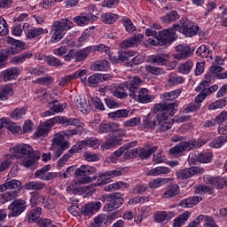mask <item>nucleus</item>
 <instances>
[{
  "label": "nucleus",
  "instance_id": "37998d69",
  "mask_svg": "<svg viewBox=\"0 0 227 227\" xmlns=\"http://www.w3.org/2000/svg\"><path fill=\"white\" fill-rule=\"evenodd\" d=\"M143 125L145 129H155V125H157V117L153 119L152 114L144 116Z\"/></svg>",
  "mask_w": 227,
  "mask_h": 227
},
{
  "label": "nucleus",
  "instance_id": "e433bc0d",
  "mask_svg": "<svg viewBox=\"0 0 227 227\" xmlns=\"http://www.w3.org/2000/svg\"><path fill=\"white\" fill-rule=\"evenodd\" d=\"M39 159L40 153H36L35 155L30 154L22 160L21 164L25 168H31V166H34L36 160H38Z\"/></svg>",
  "mask_w": 227,
  "mask_h": 227
},
{
  "label": "nucleus",
  "instance_id": "cd10ccee",
  "mask_svg": "<svg viewBox=\"0 0 227 227\" xmlns=\"http://www.w3.org/2000/svg\"><path fill=\"white\" fill-rule=\"evenodd\" d=\"M101 207L102 203L100 201L89 203L85 205L83 214L84 215H93Z\"/></svg>",
  "mask_w": 227,
  "mask_h": 227
},
{
  "label": "nucleus",
  "instance_id": "4be33fe9",
  "mask_svg": "<svg viewBox=\"0 0 227 227\" xmlns=\"http://www.w3.org/2000/svg\"><path fill=\"white\" fill-rule=\"evenodd\" d=\"M91 46H87L83 49L74 51V61L75 63H81L88 59L90 54H91Z\"/></svg>",
  "mask_w": 227,
  "mask_h": 227
},
{
  "label": "nucleus",
  "instance_id": "4468645a",
  "mask_svg": "<svg viewBox=\"0 0 227 227\" xmlns=\"http://www.w3.org/2000/svg\"><path fill=\"white\" fill-rule=\"evenodd\" d=\"M123 143V138L117 137L114 133L108 135L106 138V142L103 144L105 150H111L114 146H120Z\"/></svg>",
  "mask_w": 227,
  "mask_h": 227
},
{
  "label": "nucleus",
  "instance_id": "f03ea898",
  "mask_svg": "<svg viewBox=\"0 0 227 227\" xmlns=\"http://www.w3.org/2000/svg\"><path fill=\"white\" fill-rule=\"evenodd\" d=\"M153 113H161L156 115V121L158 123V130L160 132H166L173 127V121L168 120L169 116H175L176 108L174 104L160 102L156 104L153 107Z\"/></svg>",
  "mask_w": 227,
  "mask_h": 227
},
{
  "label": "nucleus",
  "instance_id": "412c9836",
  "mask_svg": "<svg viewBox=\"0 0 227 227\" xmlns=\"http://www.w3.org/2000/svg\"><path fill=\"white\" fill-rule=\"evenodd\" d=\"M97 172V168L90 165H82L80 168H76L74 175L76 176H90V175H95Z\"/></svg>",
  "mask_w": 227,
  "mask_h": 227
},
{
  "label": "nucleus",
  "instance_id": "052dcab7",
  "mask_svg": "<svg viewBox=\"0 0 227 227\" xmlns=\"http://www.w3.org/2000/svg\"><path fill=\"white\" fill-rule=\"evenodd\" d=\"M145 70L148 74H153V75H162L164 74V69L152 65L145 66Z\"/></svg>",
  "mask_w": 227,
  "mask_h": 227
},
{
  "label": "nucleus",
  "instance_id": "c85d7f7f",
  "mask_svg": "<svg viewBox=\"0 0 227 227\" xmlns=\"http://www.w3.org/2000/svg\"><path fill=\"white\" fill-rule=\"evenodd\" d=\"M31 58H33L31 51L24 52L13 57L11 59V63H12V65H22V63H25L27 59H31Z\"/></svg>",
  "mask_w": 227,
  "mask_h": 227
},
{
  "label": "nucleus",
  "instance_id": "6e6d98bb",
  "mask_svg": "<svg viewBox=\"0 0 227 227\" xmlns=\"http://www.w3.org/2000/svg\"><path fill=\"white\" fill-rule=\"evenodd\" d=\"M10 116L12 120H22L26 116V108H16L11 113Z\"/></svg>",
  "mask_w": 227,
  "mask_h": 227
},
{
  "label": "nucleus",
  "instance_id": "a18cd8bd",
  "mask_svg": "<svg viewBox=\"0 0 227 227\" xmlns=\"http://www.w3.org/2000/svg\"><path fill=\"white\" fill-rule=\"evenodd\" d=\"M83 148H94L97 149L98 146H100V143L98 142V139L96 137H90L86 138L85 140L82 141Z\"/></svg>",
  "mask_w": 227,
  "mask_h": 227
},
{
  "label": "nucleus",
  "instance_id": "b1692460",
  "mask_svg": "<svg viewBox=\"0 0 227 227\" xmlns=\"http://www.w3.org/2000/svg\"><path fill=\"white\" fill-rule=\"evenodd\" d=\"M19 74H20L19 67H13L6 69L4 73V82H8L9 81H13V79H17V77H19Z\"/></svg>",
  "mask_w": 227,
  "mask_h": 227
},
{
  "label": "nucleus",
  "instance_id": "6ab92c4d",
  "mask_svg": "<svg viewBox=\"0 0 227 227\" xmlns=\"http://www.w3.org/2000/svg\"><path fill=\"white\" fill-rule=\"evenodd\" d=\"M192 148L189 142H181L177 145L169 149L168 153L170 155H174L175 157H178L182 155V153L185 151H189Z\"/></svg>",
  "mask_w": 227,
  "mask_h": 227
},
{
  "label": "nucleus",
  "instance_id": "4c0bfd02",
  "mask_svg": "<svg viewBox=\"0 0 227 227\" xmlns=\"http://www.w3.org/2000/svg\"><path fill=\"white\" fill-rule=\"evenodd\" d=\"M43 187H45V184L40 181H30L24 185L26 191H42Z\"/></svg>",
  "mask_w": 227,
  "mask_h": 227
},
{
  "label": "nucleus",
  "instance_id": "1a4fd4ad",
  "mask_svg": "<svg viewBox=\"0 0 227 227\" xmlns=\"http://www.w3.org/2000/svg\"><path fill=\"white\" fill-rule=\"evenodd\" d=\"M106 205L104 206V210L106 212H113L115 208H120L124 203L125 200L121 197V193L114 192L108 194L106 198Z\"/></svg>",
  "mask_w": 227,
  "mask_h": 227
},
{
  "label": "nucleus",
  "instance_id": "de8ad7c7",
  "mask_svg": "<svg viewBox=\"0 0 227 227\" xmlns=\"http://www.w3.org/2000/svg\"><path fill=\"white\" fill-rule=\"evenodd\" d=\"M223 68L221 66L215 65L210 67L211 74H217V79H227V71L223 72ZM223 72V73H221Z\"/></svg>",
  "mask_w": 227,
  "mask_h": 227
},
{
  "label": "nucleus",
  "instance_id": "c756f323",
  "mask_svg": "<svg viewBox=\"0 0 227 227\" xmlns=\"http://www.w3.org/2000/svg\"><path fill=\"white\" fill-rule=\"evenodd\" d=\"M118 130L117 123H100L98 125V133L99 134H107V132H114Z\"/></svg>",
  "mask_w": 227,
  "mask_h": 227
},
{
  "label": "nucleus",
  "instance_id": "5701e85b",
  "mask_svg": "<svg viewBox=\"0 0 227 227\" xmlns=\"http://www.w3.org/2000/svg\"><path fill=\"white\" fill-rule=\"evenodd\" d=\"M171 168L168 167H156L146 171L147 176H160V175H168Z\"/></svg>",
  "mask_w": 227,
  "mask_h": 227
},
{
  "label": "nucleus",
  "instance_id": "49530a36",
  "mask_svg": "<svg viewBox=\"0 0 227 227\" xmlns=\"http://www.w3.org/2000/svg\"><path fill=\"white\" fill-rule=\"evenodd\" d=\"M192 67H194V62L192 60L182 63L178 66V73L187 74L192 70Z\"/></svg>",
  "mask_w": 227,
  "mask_h": 227
},
{
  "label": "nucleus",
  "instance_id": "f8f14e48",
  "mask_svg": "<svg viewBox=\"0 0 227 227\" xmlns=\"http://www.w3.org/2000/svg\"><path fill=\"white\" fill-rule=\"evenodd\" d=\"M205 173V169L200 167H192L189 168L179 170L176 173V176L180 178L181 180L191 178V176H194V175H203Z\"/></svg>",
  "mask_w": 227,
  "mask_h": 227
},
{
  "label": "nucleus",
  "instance_id": "e2e57ef3",
  "mask_svg": "<svg viewBox=\"0 0 227 227\" xmlns=\"http://www.w3.org/2000/svg\"><path fill=\"white\" fill-rule=\"evenodd\" d=\"M124 153H125L124 154V159L129 160L130 159H135V157H137V155L139 153V150L137 148L131 149L129 147V148L125 150Z\"/></svg>",
  "mask_w": 227,
  "mask_h": 227
},
{
  "label": "nucleus",
  "instance_id": "c9c22d12",
  "mask_svg": "<svg viewBox=\"0 0 227 227\" xmlns=\"http://www.w3.org/2000/svg\"><path fill=\"white\" fill-rule=\"evenodd\" d=\"M189 217H191V213L189 211H185L183 214L179 215L174 220V227H182L187 221H189Z\"/></svg>",
  "mask_w": 227,
  "mask_h": 227
},
{
  "label": "nucleus",
  "instance_id": "f257e3e1",
  "mask_svg": "<svg viewBox=\"0 0 227 227\" xmlns=\"http://www.w3.org/2000/svg\"><path fill=\"white\" fill-rule=\"evenodd\" d=\"M142 82L141 77L131 76L129 81L121 84V88L122 90H128L131 98L140 102V104H150V102H153L155 97L150 95L148 89L143 88L139 90V86H141Z\"/></svg>",
  "mask_w": 227,
  "mask_h": 227
},
{
  "label": "nucleus",
  "instance_id": "680f3d73",
  "mask_svg": "<svg viewBox=\"0 0 227 227\" xmlns=\"http://www.w3.org/2000/svg\"><path fill=\"white\" fill-rule=\"evenodd\" d=\"M5 187V191L12 190V189H19L20 185H22V183L19 180L12 179L11 181H7L5 184H4Z\"/></svg>",
  "mask_w": 227,
  "mask_h": 227
},
{
  "label": "nucleus",
  "instance_id": "a211bd4d",
  "mask_svg": "<svg viewBox=\"0 0 227 227\" xmlns=\"http://www.w3.org/2000/svg\"><path fill=\"white\" fill-rule=\"evenodd\" d=\"M70 148V142L65 139V137L62 134L56 133L53 139L51 148Z\"/></svg>",
  "mask_w": 227,
  "mask_h": 227
},
{
  "label": "nucleus",
  "instance_id": "79ce46f5",
  "mask_svg": "<svg viewBox=\"0 0 227 227\" xmlns=\"http://www.w3.org/2000/svg\"><path fill=\"white\" fill-rule=\"evenodd\" d=\"M178 19H180L178 12L176 11H171L163 16L161 20L163 24H169V22H175L176 20H178Z\"/></svg>",
  "mask_w": 227,
  "mask_h": 227
},
{
  "label": "nucleus",
  "instance_id": "5fc2aeb1",
  "mask_svg": "<svg viewBox=\"0 0 227 227\" xmlns=\"http://www.w3.org/2000/svg\"><path fill=\"white\" fill-rule=\"evenodd\" d=\"M198 160L199 162H201L202 164H208V162L212 161V159H214V154L212 153H202L198 155Z\"/></svg>",
  "mask_w": 227,
  "mask_h": 227
},
{
  "label": "nucleus",
  "instance_id": "338daca9",
  "mask_svg": "<svg viewBox=\"0 0 227 227\" xmlns=\"http://www.w3.org/2000/svg\"><path fill=\"white\" fill-rule=\"evenodd\" d=\"M168 219V213L166 211H158L153 215L155 223H164Z\"/></svg>",
  "mask_w": 227,
  "mask_h": 227
},
{
  "label": "nucleus",
  "instance_id": "3c124183",
  "mask_svg": "<svg viewBox=\"0 0 227 227\" xmlns=\"http://www.w3.org/2000/svg\"><path fill=\"white\" fill-rule=\"evenodd\" d=\"M50 106L52 108V111L55 114H58L59 113H63L65 109H67V103H59V101H52Z\"/></svg>",
  "mask_w": 227,
  "mask_h": 227
},
{
  "label": "nucleus",
  "instance_id": "2eb2a0df",
  "mask_svg": "<svg viewBox=\"0 0 227 227\" xmlns=\"http://www.w3.org/2000/svg\"><path fill=\"white\" fill-rule=\"evenodd\" d=\"M143 41V35H136L128 38L121 43V49H130L132 47H137L140 42Z\"/></svg>",
  "mask_w": 227,
  "mask_h": 227
},
{
  "label": "nucleus",
  "instance_id": "2f4dec72",
  "mask_svg": "<svg viewBox=\"0 0 227 227\" xmlns=\"http://www.w3.org/2000/svg\"><path fill=\"white\" fill-rule=\"evenodd\" d=\"M171 178L168 177H158L149 183L150 189H159V187H162V185H166V184H169L171 182Z\"/></svg>",
  "mask_w": 227,
  "mask_h": 227
},
{
  "label": "nucleus",
  "instance_id": "39448f33",
  "mask_svg": "<svg viewBox=\"0 0 227 227\" xmlns=\"http://www.w3.org/2000/svg\"><path fill=\"white\" fill-rule=\"evenodd\" d=\"M72 27H74V22L67 18L54 21L50 31L52 34L51 43H58V42H61L67 35V31L72 29Z\"/></svg>",
  "mask_w": 227,
  "mask_h": 227
},
{
  "label": "nucleus",
  "instance_id": "0e129e2a",
  "mask_svg": "<svg viewBox=\"0 0 227 227\" xmlns=\"http://www.w3.org/2000/svg\"><path fill=\"white\" fill-rule=\"evenodd\" d=\"M100 74H91L89 78H88V86H98V84H100Z\"/></svg>",
  "mask_w": 227,
  "mask_h": 227
},
{
  "label": "nucleus",
  "instance_id": "ea45409f",
  "mask_svg": "<svg viewBox=\"0 0 227 227\" xmlns=\"http://www.w3.org/2000/svg\"><path fill=\"white\" fill-rule=\"evenodd\" d=\"M118 20V15L113 12H106L101 15V21L104 24H114Z\"/></svg>",
  "mask_w": 227,
  "mask_h": 227
},
{
  "label": "nucleus",
  "instance_id": "13d9d810",
  "mask_svg": "<svg viewBox=\"0 0 227 227\" xmlns=\"http://www.w3.org/2000/svg\"><path fill=\"white\" fill-rule=\"evenodd\" d=\"M129 113L130 111L127 109H122V110H117L115 112H111L108 114L109 118H127L129 116Z\"/></svg>",
  "mask_w": 227,
  "mask_h": 227
},
{
  "label": "nucleus",
  "instance_id": "473e14b6",
  "mask_svg": "<svg viewBox=\"0 0 227 227\" xmlns=\"http://www.w3.org/2000/svg\"><path fill=\"white\" fill-rule=\"evenodd\" d=\"M16 153H21V155H33V147L29 145L20 144L14 147Z\"/></svg>",
  "mask_w": 227,
  "mask_h": 227
},
{
  "label": "nucleus",
  "instance_id": "864d4df0",
  "mask_svg": "<svg viewBox=\"0 0 227 227\" xmlns=\"http://www.w3.org/2000/svg\"><path fill=\"white\" fill-rule=\"evenodd\" d=\"M136 53L133 51H121L118 53L117 57V63H120L121 61H127L129 58H132Z\"/></svg>",
  "mask_w": 227,
  "mask_h": 227
},
{
  "label": "nucleus",
  "instance_id": "bb28decb",
  "mask_svg": "<svg viewBox=\"0 0 227 227\" xmlns=\"http://www.w3.org/2000/svg\"><path fill=\"white\" fill-rule=\"evenodd\" d=\"M47 33H49V30L47 28L33 27L28 29L26 35H27V38H29V40H32L33 38H36L41 35H47Z\"/></svg>",
  "mask_w": 227,
  "mask_h": 227
},
{
  "label": "nucleus",
  "instance_id": "f704fd0d",
  "mask_svg": "<svg viewBox=\"0 0 227 227\" xmlns=\"http://www.w3.org/2000/svg\"><path fill=\"white\" fill-rule=\"evenodd\" d=\"M90 50L92 52H101L106 54V56H113V52H111V48L106 44H98L90 46Z\"/></svg>",
  "mask_w": 227,
  "mask_h": 227
},
{
  "label": "nucleus",
  "instance_id": "a19ab883",
  "mask_svg": "<svg viewBox=\"0 0 227 227\" xmlns=\"http://www.w3.org/2000/svg\"><path fill=\"white\" fill-rule=\"evenodd\" d=\"M227 143V136L222 135L215 138L212 142L209 143V146L211 148H221V146H224Z\"/></svg>",
  "mask_w": 227,
  "mask_h": 227
},
{
  "label": "nucleus",
  "instance_id": "09e8293b",
  "mask_svg": "<svg viewBox=\"0 0 227 227\" xmlns=\"http://www.w3.org/2000/svg\"><path fill=\"white\" fill-rule=\"evenodd\" d=\"M169 59V55L160 53L152 57V61L155 65H166Z\"/></svg>",
  "mask_w": 227,
  "mask_h": 227
},
{
  "label": "nucleus",
  "instance_id": "774afa93",
  "mask_svg": "<svg viewBox=\"0 0 227 227\" xmlns=\"http://www.w3.org/2000/svg\"><path fill=\"white\" fill-rule=\"evenodd\" d=\"M35 84H43L44 86H49L54 82V78L52 76L41 77L34 81Z\"/></svg>",
  "mask_w": 227,
  "mask_h": 227
},
{
  "label": "nucleus",
  "instance_id": "a878e982",
  "mask_svg": "<svg viewBox=\"0 0 227 227\" xmlns=\"http://www.w3.org/2000/svg\"><path fill=\"white\" fill-rule=\"evenodd\" d=\"M196 54L200 58H208V61H212L214 59V57H212V51L210 50V47L205 44L200 45L197 49Z\"/></svg>",
  "mask_w": 227,
  "mask_h": 227
},
{
  "label": "nucleus",
  "instance_id": "4d7b16f0",
  "mask_svg": "<svg viewBox=\"0 0 227 227\" xmlns=\"http://www.w3.org/2000/svg\"><path fill=\"white\" fill-rule=\"evenodd\" d=\"M184 82V77L178 76L176 74H171L168 76V86H176Z\"/></svg>",
  "mask_w": 227,
  "mask_h": 227
},
{
  "label": "nucleus",
  "instance_id": "aec40b11",
  "mask_svg": "<svg viewBox=\"0 0 227 227\" xmlns=\"http://www.w3.org/2000/svg\"><path fill=\"white\" fill-rule=\"evenodd\" d=\"M204 182L217 189H223V187H224V177H214L212 176L206 175L204 176Z\"/></svg>",
  "mask_w": 227,
  "mask_h": 227
},
{
  "label": "nucleus",
  "instance_id": "7c9ffc66",
  "mask_svg": "<svg viewBox=\"0 0 227 227\" xmlns=\"http://www.w3.org/2000/svg\"><path fill=\"white\" fill-rule=\"evenodd\" d=\"M3 121L4 127H5L7 130H10V132L12 134H19V132H20V127L17 126V124L12 121L10 118L4 117Z\"/></svg>",
  "mask_w": 227,
  "mask_h": 227
},
{
  "label": "nucleus",
  "instance_id": "6e6552de",
  "mask_svg": "<svg viewBox=\"0 0 227 227\" xmlns=\"http://www.w3.org/2000/svg\"><path fill=\"white\" fill-rule=\"evenodd\" d=\"M175 26L171 28L163 29L158 32L157 42L152 40L150 43L153 45H170L175 40L178 38L175 33Z\"/></svg>",
  "mask_w": 227,
  "mask_h": 227
},
{
  "label": "nucleus",
  "instance_id": "9d476101",
  "mask_svg": "<svg viewBox=\"0 0 227 227\" xmlns=\"http://www.w3.org/2000/svg\"><path fill=\"white\" fill-rule=\"evenodd\" d=\"M8 210H10L9 217H19L27 210V202L22 199L15 200L9 205Z\"/></svg>",
  "mask_w": 227,
  "mask_h": 227
},
{
  "label": "nucleus",
  "instance_id": "0eeeda50",
  "mask_svg": "<svg viewBox=\"0 0 227 227\" xmlns=\"http://www.w3.org/2000/svg\"><path fill=\"white\" fill-rule=\"evenodd\" d=\"M174 29L179 31V33H183L186 36H196V35L201 33L200 26L187 18L181 19L179 24L174 25Z\"/></svg>",
  "mask_w": 227,
  "mask_h": 227
},
{
  "label": "nucleus",
  "instance_id": "dca6fc26",
  "mask_svg": "<svg viewBox=\"0 0 227 227\" xmlns=\"http://www.w3.org/2000/svg\"><path fill=\"white\" fill-rule=\"evenodd\" d=\"M180 93H182V90L180 89L172 90L170 92H165L160 95V98L163 100L161 102H164L165 104H173L176 111V104L171 103V101L178 98V97H180Z\"/></svg>",
  "mask_w": 227,
  "mask_h": 227
},
{
  "label": "nucleus",
  "instance_id": "f3484780",
  "mask_svg": "<svg viewBox=\"0 0 227 227\" xmlns=\"http://www.w3.org/2000/svg\"><path fill=\"white\" fill-rule=\"evenodd\" d=\"M74 104L83 114H88V113H90V111L91 110L90 105H88V101L86 100V96L84 95L75 97Z\"/></svg>",
  "mask_w": 227,
  "mask_h": 227
},
{
  "label": "nucleus",
  "instance_id": "7ed1b4c3",
  "mask_svg": "<svg viewBox=\"0 0 227 227\" xmlns=\"http://www.w3.org/2000/svg\"><path fill=\"white\" fill-rule=\"evenodd\" d=\"M56 123H59V125H63L64 127H82V123H81L79 119L67 118L66 116H55L38 127L35 132V137H45Z\"/></svg>",
  "mask_w": 227,
  "mask_h": 227
},
{
  "label": "nucleus",
  "instance_id": "bf43d9fd",
  "mask_svg": "<svg viewBox=\"0 0 227 227\" xmlns=\"http://www.w3.org/2000/svg\"><path fill=\"white\" fill-rule=\"evenodd\" d=\"M121 22L128 33H134V31H136V27L130 19L122 18Z\"/></svg>",
  "mask_w": 227,
  "mask_h": 227
},
{
  "label": "nucleus",
  "instance_id": "603ef678",
  "mask_svg": "<svg viewBox=\"0 0 227 227\" xmlns=\"http://www.w3.org/2000/svg\"><path fill=\"white\" fill-rule=\"evenodd\" d=\"M159 147L154 146V147H151L149 149H140L138 151V157H140V159H148V157L152 156V153H155V152L158 150Z\"/></svg>",
  "mask_w": 227,
  "mask_h": 227
},
{
  "label": "nucleus",
  "instance_id": "8fccbe9b",
  "mask_svg": "<svg viewBox=\"0 0 227 227\" xmlns=\"http://www.w3.org/2000/svg\"><path fill=\"white\" fill-rule=\"evenodd\" d=\"M42 215V207H37L28 213V221L29 223H35V221H37L40 219V216Z\"/></svg>",
  "mask_w": 227,
  "mask_h": 227
},
{
  "label": "nucleus",
  "instance_id": "20e7f679",
  "mask_svg": "<svg viewBox=\"0 0 227 227\" xmlns=\"http://www.w3.org/2000/svg\"><path fill=\"white\" fill-rule=\"evenodd\" d=\"M120 175H121V169L116 168L114 170L99 172L98 173V176H93L92 177L91 176L78 177L74 180V184L75 185L91 184V182H93L94 180H97V178H104L103 181L99 183H96L93 185L88 186V189H90V192H95V187H100L105 184H107L106 180H110V178H114V176H120Z\"/></svg>",
  "mask_w": 227,
  "mask_h": 227
},
{
  "label": "nucleus",
  "instance_id": "58836bf2",
  "mask_svg": "<svg viewBox=\"0 0 227 227\" xmlns=\"http://www.w3.org/2000/svg\"><path fill=\"white\" fill-rule=\"evenodd\" d=\"M92 70L98 72H106L109 70V61L107 60H98L91 66Z\"/></svg>",
  "mask_w": 227,
  "mask_h": 227
},
{
  "label": "nucleus",
  "instance_id": "9b49d317",
  "mask_svg": "<svg viewBox=\"0 0 227 227\" xmlns=\"http://www.w3.org/2000/svg\"><path fill=\"white\" fill-rule=\"evenodd\" d=\"M195 48L187 45V44H179L176 47V51L177 53L173 55L175 59H185L187 58H191L192 53L194 52Z\"/></svg>",
  "mask_w": 227,
  "mask_h": 227
},
{
  "label": "nucleus",
  "instance_id": "423d86ee",
  "mask_svg": "<svg viewBox=\"0 0 227 227\" xmlns=\"http://www.w3.org/2000/svg\"><path fill=\"white\" fill-rule=\"evenodd\" d=\"M213 194V191L209 186L207 185H199L195 188V194H199V196H192L187 199H184L180 201L179 206L183 208H192L195 205H198L200 201L203 200V194Z\"/></svg>",
  "mask_w": 227,
  "mask_h": 227
},
{
  "label": "nucleus",
  "instance_id": "ddd939ff",
  "mask_svg": "<svg viewBox=\"0 0 227 227\" xmlns=\"http://www.w3.org/2000/svg\"><path fill=\"white\" fill-rule=\"evenodd\" d=\"M73 20L75 22V24H77V26L84 27V26H88L90 22H95L96 20H98V17L91 12L82 13L79 16H75Z\"/></svg>",
  "mask_w": 227,
  "mask_h": 227
},
{
  "label": "nucleus",
  "instance_id": "c03bdc74",
  "mask_svg": "<svg viewBox=\"0 0 227 227\" xmlns=\"http://www.w3.org/2000/svg\"><path fill=\"white\" fill-rule=\"evenodd\" d=\"M227 106V98H223L217 101H215L208 105L207 109L209 111H215V109H223Z\"/></svg>",
  "mask_w": 227,
  "mask_h": 227
},
{
  "label": "nucleus",
  "instance_id": "72a5a7b5",
  "mask_svg": "<svg viewBox=\"0 0 227 227\" xmlns=\"http://www.w3.org/2000/svg\"><path fill=\"white\" fill-rule=\"evenodd\" d=\"M13 95V88L10 84L0 86V100H8V97Z\"/></svg>",
  "mask_w": 227,
  "mask_h": 227
},
{
  "label": "nucleus",
  "instance_id": "69168bd1",
  "mask_svg": "<svg viewBox=\"0 0 227 227\" xmlns=\"http://www.w3.org/2000/svg\"><path fill=\"white\" fill-rule=\"evenodd\" d=\"M45 61L50 67H63V62H61L59 59L53 56L47 57Z\"/></svg>",
  "mask_w": 227,
  "mask_h": 227
},
{
  "label": "nucleus",
  "instance_id": "393cba45",
  "mask_svg": "<svg viewBox=\"0 0 227 227\" xmlns=\"http://www.w3.org/2000/svg\"><path fill=\"white\" fill-rule=\"evenodd\" d=\"M180 192V186L176 184H172L167 187V190L162 195V198L169 199V198H175V196H178V193Z\"/></svg>",
  "mask_w": 227,
  "mask_h": 227
}]
</instances>
